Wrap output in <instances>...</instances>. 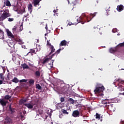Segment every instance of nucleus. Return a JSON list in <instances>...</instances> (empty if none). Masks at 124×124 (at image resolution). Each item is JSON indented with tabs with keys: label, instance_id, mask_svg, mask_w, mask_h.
I'll return each instance as SVG.
<instances>
[{
	"label": "nucleus",
	"instance_id": "20e7f679",
	"mask_svg": "<svg viewBox=\"0 0 124 124\" xmlns=\"http://www.w3.org/2000/svg\"><path fill=\"white\" fill-rule=\"evenodd\" d=\"M24 106H26L28 108V109H32L33 108V106L36 105L37 106V104H33V103H26L24 104Z\"/></svg>",
	"mask_w": 124,
	"mask_h": 124
},
{
	"label": "nucleus",
	"instance_id": "4d7b16f0",
	"mask_svg": "<svg viewBox=\"0 0 124 124\" xmlns=\"http://www.w3.org/2000/svg\"><path fill=\"white\" fill-rule=\"evenodd\" d=\"M100 121H101V122H102V119H101L100 120Z\"/></svg>",
	"mask_w": 124,
	"mask_h": 124
},
{
	"label": "nucleus",
	"instance_id": "5701e85b",
	"mask_svg": "<svg viewBox=\"0 0 124 124\" xmlns=\"http://www.w3.org/2000/svg\"><path fill=\"white\" fill-rule=\"evenodd\" d=\"M12 82L14 83H16V84H17V83H19V80L17 78L15 77L14 79L12 80Z\"/></svg>",
	"mask_w": 124,
	"mask_h": 124
},
{
	"label": "nucleus",
	"instance_id": "423d86ee",
	"mask_svg": "<svg viewBox=\"0 0 124 124\" xmlns=\"http://www.w3.org/2000/svg\"><path fill=\"white\" fill-rule=\"evenodd\" d=\"M52 58H53V57H52V56H51V57H49V58H46V59H45L44 60L42 61V63L43 64H46V63L49 62H50V61L52 60Z\"/></svg>",
	"mask_w": 124,
	"mask_h": 124
},
{
	"label": "nucleus",
	"instance_id": "4c0bfd02",
	"mask_svg": "<svg viewBox=\"0 0 124 124\" xmlns=\"http://www.w3.org/2000/svg\"><path fill=\"white\" fill-rule=\"evenodd\" d=\"M23 103H25L24 102V101H23V99H21L20 100H19V104H20V105H22V104H23Z\"/></svg>",
	"mask_w": 124,
	"mask_h": 124
},
{
	"label": "nucleus",
	"instance_id": "f257e3e1",
	"mask_svg": "<svg viewBox=\"0 0 124 124\" xmlns=\"http://www.w3.org/2000/svg\"><path fill=\"white\" fill-rule=\"evenodd\" d=\"M97 14V12H95L94 14H90L88 16L85 14H83L79 17L78 19H77L78 22L81 23L82 25H84L85 23H89L90 21H92V19L95 17V15Z\"/></svg>",
	"mask_w": 124,
	"mask_h": 124
},
{
	"label": "nucleus",
	"instance_id": "7ed1b4c3",
	"mask_svg": "<svg viewBox=\"0 0 124 124\" xmlns=\"http://www.w3.org/2000/svg\"><path fill=\"white\" fill-rule=\"evenodd\" d=\"M10 16H11V14L9 13H3L0 17V25H2V21L5 20L8 17H10Z\"/></svg>",
	"mask_w": 124,
	"mask_h": 124
},
{
	"label": "nucleus",
	"instance_id": "6e6d98bb",
	"mask_svg": "<svg viewBox=\"0 0 124 124\" xmlns=\"http://www.w3.org/2000/svg\"><path fill=\"white\" fill-rule=\"evenodd\" d=\"M67 0L68 1V3H69V0Z\"/></svg>",
	"mask_w": 124,
	"mask_h": 124
},
{
	"label": "nucleus",
	"instance_id": "aec40b11",
	"mask_svg": "<svg viewBox=\"0 0 124 124\" xmlns=\"http://www.w3.org/2000/svg\"><path fill=\"white\" fill-rule=\"evenodd\" d=\"M62 92L64 93H66V92H67V87H66V86H63L62 88Z\"/></svg>",
	"mask_w": 124,
	"mask_h": 124
},
{
	"label": "nucleus",
	"instance_id": "603ef678",
	"mask_svg": "<svg viewBox=\"0 0 124 124\" xmlns=\"http://www.w3.org/2000/svg\"><path fill=\"white\" fill-rule=\"evenodd\" d=\"M46 30H48V27L47 26V24H46V27H45Z\"/></svg>",
	"mask_w": 124,
	"mask_h": 124
},
{
	"label": "nucleus",
	"instance_id": "4be33fe9",
	"mask_svg": "<svg viewBox=\"0 0 124 124\" xmlns=\"http://www.w3.org/2000/svg\"><path fill=\"white\" fill-rule=\"evenodd\" d=\"M29 83L31 86V85H34V80L32 79H30Z\"/></svg>",
	"mask_w": 124,
	"mask_h": 124
},
{
	"label": "nucleus",
	"instance_id": "a878e982",
	"mask_svg": "<svg viewBox=\"0 0 124 124\" xmlns=\"http://www.w3.org/2000/svg\"><path fill=\"white\" fill-rule=\"evenodd\" d=\"M7 35H8V36L12 37V38H13V37H14V36L12 34V33H11L10 31H7Z\"/></svg>",
	"mask_w": 124,
	"mask_h": 124
},
{
	"label": "nucleus",
	"instance_id": "ddd939ff",
	"mask_svg": "<svg viewBox=\"0 0 124 124\" xmlns=\"http://www.w3.org/2000/svg\"><path fill=\"white\" fill-rule=\"evenodd\" d=\"M61 51H62V48H59L58 50H57L55 53H54L53 54H52L51 55L52 58H54V56H55L57 57V56H58V54H60Z\"/></svg>",
	"mask_w": 124,
	"mask_h": 124
},
{
	"label": "nucleus",
	"instance_id": "c85d7f7f",
	"mask_svg": "<svg viewBox=\"0 0 124 124\" xmlns=\"http://www.w3.org/2000/svg\"><path fill=\"white\" fill-rule=\"evenodd\" d=\"M101 118H102V116H101V115L99 114H98V113H96V119H100Z\"/></svg>",
	"mask_w": 124,
	"mask_h": 124
},
{
	"label": "nucleus",
	"instance_id": "a211bd4d",
	"mask_svg": "<svg viewBox=\"0 0 124 124\" xmlns=\"http://www.w3.org/2000/svg\"><path fill=\"white\" fill-rule=\"evenodd\" d=\"M106 10L108 14L111 13V7H110L109 5H108L106 8Z\"/></svg>",
	"mask_w": 124,
	"mask_h": 124
},
{
	"label": "nucleus",
	"instance_id": "6ab92c4d",
	"mask_svg": "<svg viewBox=\"0 0 124 124\" xmlns=\"http://www.w3.org/2000/svg\"><path fill=\"white\" fill-rule=\"evenodd\" d=\"M56 108L58 110H60V109H62V103L56 104Z\"/></svg>",
	"mask_w": 124,
	"mask_h": 124
},
{
	"label": "nucleus",
	"instance_id": "13d9d810",
	"mask_svg": "<svg viewBox=\"0 0 124 124\" xmlns=\"http://www.w3.org/2000/svg\"><path fill=\"white\" fill-rule=\"evenodd\" d=\"M16 11H18V9H16Z\"/></svg>",
	"mask_w": 124,
	"mask_h": 124
},
{
	"label": "nucleus",
	"instance_id": "bf43d9fd",
	"mask_svg": "<svg viewBox=\"0 0 124 124\" xmlns=\"http://www.w3.org/2000/svg\"><path fill=\"white\" fill-rule=\"evenodd\" d=\"M101 94L103 95V93H101Z\"/></svg>",
	"mask_w": 124,
	"mask_h": 124
},
{
	"label": "nucleus",
	"instance_id": "3c124183",
	"mask_svg": "<svg viewBox=\"0 0 124 124\" xmlns=\"http://www.w3.org/2000/svg\"><path fill=\"white\" fill-rule=\"evenodd\" d=\"M23 101L24 103H25V102H26L27 101V100L23 99Z\"/></svg>",
	"mask_w": 124,
	"mask_h": 124
},
{
	"label": "nucleus",
	"instance_id": "f3484780",
	"mask_svg": "<svg viewBox=\"0 0 124 124\" xmlns=\"http://www.w3.org/2000/svg\"><path fill=\"white\" fill-rule=\"evenodd\" d=\"M9 111L11 112V114H14L15 113V108L11 107V105L9 106Z\"/></svg>",
	"mask_w": 124,
	"mask_h": 124
},
{
	"label": "nucleus",
	"instance_id": "bb28decb",
	"mask_svg": "<svg viewBox=\"0 0 124 124\" xmlns=\"http://www.w3.org/2000/svg\"><path fill=\"white\" fill-rule=\"evenodd\" d=\"M61 111L63 114H65L66 115H68V114H69V113L64 109H62Z\"/></svg>",
	"mask_w": 124,
	"mask_h": 124
},
{
	"label": "nucleus",
	"instance_id": "e433bc0d",
	"mask_svg": "<svg viewBox=\"0 0 124 124\" xmlns=\"http://www.w3.org/2000/svg\"><path fill=\"white\" fill-rule=\"evenodd\" d=\"M49 41H50V40L47 41L46 45L47 46H49V47H51V46H52V45L51 44V43H50V42Z\"/></svg>",
	"mask_w": 124,
	"mask_h": 124
},
{
	"label": "nucleus",
	"instance_id": "5fc2aeb1",
	"mask_svg": "<svg viewBox=\"0 0 124 124\" xmlns=\"http://www.w3.org/2000/svg\"><path fill=\"white\" fill-rule=\"evenodd\" d=\"M53 12H54V13H56V12H57V11H56V10H54L53 11Z\"/></svg>",
	"mask_w": 124,
	"mask_h": 124
},
{
	"label": "nucleus",
	"instance_id": "2f4dec72",
	"mask_svg": "<svg viewBox=\"0 0 124 124\" xmlns=\"http://www.w3.org/2000/svg\"><path fill=\"white\" fill-rule=\"evenodd\" d=\"M13 38L14 39V40H15V41H16V42H18V41L20 39V38L17 37V36H14V37Z\"/></svg>",
	"mask_w": 124,
	"mask_h": 124
},
{
	"label": "nucleus",
	"instance_id": "79ce46f5",
	"mask_svg": "<svg viewBox=\"0 0 124 124\" xmlns=\"http://www.w3.org/2000/svg\"><path fill=\"white\" fill-rule=\"evenodd\" d=\"M20 83H24L27 82V79H21L19 81Z\"/></svg>",
	"mask_w": 124,
	"mask_h": 124
},
{
	"label": "nucleus",
	"instance_id": "a18cd8bd",
	"mask_svg": "<svg viewBox=\"0 0 124 124\" xmlns=\"http://www.w3.org/2000/svg\"><path fill=\"white\" fill-rule=\"evenodd\" d=\"M17 28H16V27L15 26V27L14 28H13V32H14V31H16V30Z\"/></svg>",
	"mask_w": 124,
	"mask_h": 124
},
{
	"label": "nucleus",
	"instance_id": "58836bf2",
	"mask_svg": "<svg viewBox=\"0 0 124 124\" xmlns=\"http://www.w3.org/2000/svg\"><path fill=\"white\" fill-rule=\"evenodd\" d=\"M8 21L9 22H13V21H14V18H9L8 19Z\"/></svg>",
	"mask_w": 124,
	"mask_h": 124
},
{
	"label": "nucleus",
	"instance_id": "9d476101",
	"mask_svg": "<svg viewBox=\"0 0 124 124\" xmlns=\"http://www.w3.org/2000/svg\"><path fill=\"white\" fill-rule=\"evenodd\" d=\"M0 104L3 107H4V106H6V104H7V101H5L3 99H0Z\"/></svg>",
	"mask_w": 124,
	"mask_h": 124
},
{
	"label": "nucleus",
	"instance_id": "473e14b6",
	"mask_svg": "<svg viewBox=\"0 0 124 124\" xmlns=\"http://www.w3.org/2000/svg\"><path fill=\"white\" fill-rule=\"evenodd\" d=\"M36 89H38V90H41L42 89V87L39 85V84H37L36 85Z\"/></svg>",
	"mask_w": 124,
	"mask_h": 124
},
{
	"label": "nucleus",
	"instance_id": "0eeeda50",
	"mask_svg": "<svg viewBox=\"0 0 124 124\" xmlns=\"http://www.w3.org/2000/svg\"><path fill=\"white\" fill-rule=\"evenodd\" d=\"M5 124H12V119L8 116H7L5 119Z\"/></svg>",
	"mask_w": 124,
	"mask_h": 124
},
{
	"label": "nucleus",
	"instance_id": "680f3d73",
	"mask_svg": "<svg viewBox=\"0 0 124 124\" xmlns=\"http://www.w3.org/2000/svg\"><path fill=\"white\" fill-rule=\"evenodd\" d=\"M95 6H96V5H95Z\"/></svg>",
	"mask_w": 124,
	"mask_h": 124
},
{
	"label": "nucleus",
	"instance_id": "4468645a",
	"mask_svg": "<svg viewBox=\"0 0 124 124\" xmlns=\"http://www.w3.org/2000/svg\"><path fill=\"white\" fill-rule=\"evenodd\" d=\"M68 42H67L65 40H64L61 41V43L60 44V46H66V44H67Z\"/></svg>",
	"mask_w": 124,
	"mask_h": 124
},
{
	"label": "nucleus",
	"instance_id": "1a4fd4ad",
	"mask_svg": "<svg viewBox=\"0 0 124 124\" xmlns=\"http://www.w3.org/2000/svg\"><path fill=\"white\" fill-rule=\"evenodd\" d=\"M35 49H36V48H33V49H30V51H29L27 53L26 56H29V54H31V56H33V54H36V52H35Z\"/></svg>",
	"mask_w": 124,
	"mask_h": 124
},
{
	"label": "nucleus",
	"instance_id": "cd10ccee",
	"mask_svg": "<svg viewBox=\"0 0 124 124\" xmlns=\"http://www.w3.org/2000/svg\"><path fill=\"white\" fill-rule=\"evenodd\" d=\"M8 45L9 46V47H11V48H14V46H15V44L14 43H9Z\"/></svg>",
	"mask_w": 124,
	"mask_h": 124
},
{
	"label": "nucleus",
	"instance_id": "09e8293b",
	"mask_svg": "<svg viewBox=\"0 0 124 124\" xmlns=\"http://www.w3.org/2000/svg\"><path fill=\"white\" fill-rule=\"evenodd\" d=\"M2 84H3V80H0V85H1Z\"/></svg>",
	"mask_w": 124,
	"mask_h": 124
},
{
	"label": "nucleus",
	"instance_id": "de8ad7c7",
	"mask_svg": "<svg viewBox=\"0 0 124 124\" xmlns=\"http://www.w3.org/2000/svg\"><path fill=\"white\" fill-rule=\"evenodd\" d=\"M62 117H63V115L62 114L59 115V117L60 118V119H62Z\"/></svg>",
	"mask_w": 124,
	"mask_h": 124
},
{
	"label": "nucleus",
	"instance_id": "9b49d317",
	"mask_svg": "<svg viewBox=\"0 0 124 124\" xmlns=\"http://www.w3.org/2000/svg\"><path fill=\"white\" fill-rule=\"evenodd\" d=\"M49 49L51 51L49 53V55L50 56V55H52L53 53H55L56 49L53 46H49Z\"/></svg>",
	"mask_w": 124,
	"mask_h": 124
},
{
	"label": "nucleus",
	"instance_id": "7c9ffc66",
	"mask_svg": "<svg viewBox=\"0 0 124 124\" xmlns=\"http://www.w3.org/2000/svg\"><path fill=\"white\" fill-rule=\"evenodd\" d=\"M0 34L1 35V38H2L3 36H4V33L3 32V31H2L0 29Z\"/></svg>",
	"mask_w": 124,
	"mask_h": 124
},
{
	"label": "nucleus",
	"instance_id": "f8f14e48",
	"mask_svg": "<svg viewBox=\"0 0 124 124\" xmlns=\"http://www.w3.org/2000/svg\"><path fill=\"white\" fill-rule=\"evenodd\" d=\"M117 10L119 12H121V11H123V10H124V5L122 4L118 5L117 7Z\"/></svg>",
	"mask_w": 124,
	"mask_h": 124
},
{
	"label": "nucleus",
	"instance_id": "8fccbe9b",
	"mask_svg": "<svg viewBox=\"0 0 124 124\" xmlns=\"http://www.w3.org/2000/svg\"><path fill=\"white\" fill-rule=\"evenodd\" d=\"M72 24V23H68V25H69V26H71V25Z\"/></svg>",
	"mask_w": 124,
	"mask_h": 124
},
{
	"label": "nucleus",
	"instance_id": "6e6552de",
	"mask_svg": "<svg viewBox=\"0 0 124 124\" xmlns=\"http://www.w3.org/2000/svg\"><path fill=\"white\" fill-rule=\"evenodd\" d=\"M79 115H80V112H79V111H78V110H74L73 112L72 116L75 118H77V117H79Z\"/></svg>",
	"mask_w": 124,
	"mask_h": 124
},
{
	"label": "nucleus",
	"instance_id": "393cba45",
	"mask_svg": "<svg viewBox=\"0 0 124 124\" xmlns=\"http://www.w3.org/2000/svg\"><path fill=\"white\" fill-rule=\"evenodd\" d=\"M68 101L70 103V104H74L75 103V101L73 100L72 98H69Z\"/></svg>",
	"mask_w": 124,
	"mask_h": 124
},
{
	"label": "nucleus",
	"instance_id": "72a5a7b5",
	"mask_svg": "<svg viewBox=\"0 0 124 124\" xmlns=\"http://www.w3.org/2000/svg\"><path fill=\"white\" fill-rule=\"evenodd\" d=\"M0 79L2 81H4V77H3V74H2V73L0 74Z\"/></svg>",
	"mask_w": 124,
	"mask_h": 124
},
{
	"label": "nucleus",
	"instance_id": "ea45409f",
	"mask_svg": "<svg viewBox=\"0 0 124 124\" xmlns=\"http://www.w3.org/2000/svg\"><path fill=\"white\" fill-rule=\"evenodd\" d=\"M17 42L19 43V44H23V41L21 39H19V40L17 41Z\"/></svg>",
	"mask_w": 124,
	"mask_h": 124
},
{
	"label": "nucleus",
	"instance_id": "2eb2a0df",
	"mask_svg": "<svg viewBox=\"0 0 124 124\" xmlns=\"http://www.w3.org/2000/svg\"><path fill=\"white\" fill-rule=\"evenodd\" d=\"M41 0H34L33 2L34 6L36 7L37 5H39V3L40 1H41Z\"/></svg>",
	"mask_w": 124,
	"mask_h": 124
},
{
	"label": "nucleus",
	"instance_id": "49530a36",
	"mask_svg": "<svg viewBox=\"0 0 124 124\" xmlns=\"http://www.w3.org/2000/svg\"><path fill=\"white\" fill-rule=\"evenodd\" d=\"M20 118H21V120H25V117H24V116L22 115H20Z\"/></svg>",
	"mask_w": 124,
	"mask_h": 124
},
{
	"label": "nucleus",
	"instance_id": "39448f33",
	"mask_svg": "<svg viewBox=\"0 0 124 124\" xmlns=\"http://www.w3.org/2000/svg\"><path fill=\"white\" fill-rule=\"evenodd\" d=\"M55 62V60H52L51 61L50 63H48L46 64V67L48 68V69H52L53 68V67L54 66V62Z\"/></svg>",
	"mask_w": 124,
	"mask_h": 124
},
{
	"label": "nucleus",
	"instance_id": "a19ab883",
	"mask_svg": "<svg viewBox=\"0 0 124 124\" xmlns=\"http://www.w3.org/2000/svg\"><path fill=\"white\" fill-rule=\"evenodd\" d=\"M119 46H120V47H124V42L123 43L119 44Z\"/></svg>",
	"mask_w": 124,
	"mask_h": 124
},
{
	"label": "nucleus",
	"instance_id": "c9c22d12",
	"mask_svg": "<svg viewBox=\"0 0 124 124\" xmlns=\"http://www.w3.org/2000/svg\"><path fill=\"white\" fill-rule=\"evenodd\" d=\"M6 6H11V4L10 3V1L9 0H7L6 2Z\"/></svg>",
	"mask_w": 124,
	"mask_h": 124
},
{
	"label": "nucleus",
	"instance_id": "b1692460",
	"mask_svg": "<svg viewBox=\"0 0 124 124\" xmlns=\"http://www.w3.org/2000/svg\"><path fill=\"white\" fill-rule=\"evenodd\" d=\"M109 52L111 54H113V53H115V52H116V48H112V47L110 48L109 49Z\"/></svg>",
	"mask_w": 124,
	"mask_h": 124
},
{
	"label": "nucleus",
	"instance_id": "052dcab7",
	"mask_svg": "<svg viewBox=\"0 0 124 124\" xmlns=\"http://www.w3.org/2000/svg\"><path fill=\"white\" fill-rule=\"evenodd\" d=\"M36 52H37V49H36Z\"/></svg>",
	"mask_w": 124,
	"mask_h": 124
},
{
	"label": "nucleus",
	"instance_id": "c756f323",
	"mask_svg": "<svg viewBox=\"0 0 124 124\" xmlns=\"http://www.w3.org/2000/svg\"><path fill=\"white\" fill-rule=\"evenodd\" d=\"M35 75L37 77H39L40 76V72L39 71H36L35 73Z\"/></svg>",
	"mask_w": 124,
	"mask_h": 124
},
{
	"label": "nucleus",
	"instance_id": "864d4df0",
	"mask_svg": "<svg viewBox=\"0 0 124 124\" xmlns=\"http://www.w3.org/2000/svg\"><path fill=\"white\" fill-rule=\"evenodd\" d=\"M122 91H124V88L122 87V89L120 90V91L122 92Z\"/></svg>",
	"mask_w": 124,
	"mask_h": 124
},
{
	"label": "nucleus",
	"instance_id": "f704fd0d",
	"mask_svg": "<svg viewBox=\"0 0 124 124\" xmlns=\"http://www.w3.org/2000/svg\"><path fill=\"white\" fill-rule=\"evenodd\" d=\"M5 99H7L8 100V99H10V98H11V96L9 95H6L4 97Z\"/></svg>",
	"mask_w": 124,
	"mask_h": 124
},
{
	"label": "nucleus",
	"instance_id": "f03ea898",
	"mask_svg": "<svg viewBox=\"0 0 124 124\" xmlns=\"http://www.w3.org/2000/svg\"><path fill=\"white\" fill-rule=\"evenodd\" d=\"M105 90L104 86L101 84H98L96 87L95 89L94 90L95 93H103V91Z\"/></svg>",
	"mask_w": 124,
	"mask_h": 124
},
{
	"label": "nucleus",
	"instance_id": "c03bdc74",
	"mask_svg": "<svg viewBox=\"0 0 124 124\" xmlns=\"http://www.w3.org/2000/svg\"><path fill=\"white\" fill-rule=\"evenodd\" d=\"M19 31H23V25H21L19 27Z\"/></svg>",
	"mask_w": 124,
	"mask_h": 124
},
{
	"label": "nucleus",
	"instance_id": "dca6fc26",
	"mask_svg": "<svg viewBox=\"0 0 124 124\" xmlns=\"http://www.w3.org/2000/svg\"><path fill=\"white\" fill-rule=\"evenodd\" d=\"M28 9L29 10L30 13L32 12V4H31V3H29L28 4Z\"/></svg>",
	"mask_w": 124,
	"mask_h": 124
},
{
	"label": "nucleus",
	"instance_id": "412c9836",
	"mask_svg": "<svg viewBox=\"0 0 124 124\" xmlns=\"http://www.w3.org/2000/svg\"><path fill=\"white\" fill-rule=\"evenodd\" d=\"M21 66L23 67V68L26 69H28L30 68V67H29V66L28 65H27V64H26V63H24V64H22Z\"/></svg>",
	"mask_w": 124,
	"mask_h": 124
},
{
	"label": "nucleus",
	"instance_id": "37998d69",
	"mask_svg": "<svg viewBox=\"0 0 124 124\" xmlns=\"http://www.w3.org/2000/svg\"><path fill=\"white\" fill-rule=\"evenodd\" d=\"M60 100H61V102H64V98L61 97L60 99Z\"/></svg>",
	"mask_w": 124,
	"mask_h": 124
}]
</instances>
